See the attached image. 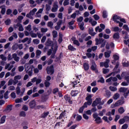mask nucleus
I'll list each match as a JSON object with an SVG mask.
<instances>
[{
	"label": "nucleus",
	"mask_w": 129,
	"mask_h": 129,
	"mask_svg": "<svg viewBox=\"0 0 129 129\" xmlns=\"http://www.w3.org/2000/svg\"><path fill=\"white\" fill-rule=\"evenodd\" d=\"M57 50H58V46L57 45V43H54V44L52 46L51 49H49L47 51L48 56L51 55L50 58L51 59L55 58V54H56Z\"/></svg>",
	"instance_id": "nucleus-1"
},
{
	"label": "nucleus",
	"mask_w": 129,
	"mask_h": 129,
	"mask_svg": "<svg viewBox=\"0 0 129 129\" xmlns=\"http://www.w3.org/2000/svg\"><path fill=\"white\" fill-rule=\"evenodd\" d=\"M121 77L124 78L126 82H123L121 85L122 86H127L129 84V72H124L121 74Z\"/></svg>",
	"instance_id": "nucleus-2"
},
{
	"label": "nucleus",
	"mask_w": 129,
	"mask_h": 129,
	"mask_svg": "<svg viewBox=\"0 0 129 129\" xmlns=\"http://www.w3.org/2000/svg\"><path fill=\"white\" fill-rule=\"evenodd\" d=\"M118 66H119V62H117L116 64L114 69V72L109 74L106 76V78H108V77L111 76H115L116 74L120 73V70L118 69Z\"/></svg>",
	"instance_id": "nucleus-3"
},
{
	"label": "nucleus",
	"mask_w": 129,
	"mask_h": 129,
	"mask_svg": "<svg viewBox=\"0 0 129 129\" xmlns=\"http://www.w3.org/2000/svg\"><path fill=\"white\" fill-rule=\"evenodd\" d=\"M16 91L17 95H19V96H23V95H24V94L25 93V91H26V89H25V88H23L21 89V88H20V87H17Z\"/></svg>",
	"instance_id": "nucleus-4"
},
{
	"label": "nucleus",
	"mask_w": 129,
	"mask_h": 129,
	"mask_svg": "<svg viewBox=\"0 0 129 129\" xmlns=\"http://www.w3.org/2000/svg\"><path fill=\"white\" fill-rule=\"evenodd\" d=\"M93 117L95 119V121L97 123H101V122H102V121H101V118L98 116V114H97V113L93 114Z\"/></svg>",
	"instance_id": "nucleus-5"
},
{
	"label": "nucleus",
	"mask_w": 129,
	"mask_h": 129,
	"mask_svg": "<svg viewBox=\"0 0 129 129\" xmlns=\"http://www.w3.org/2000/svg\"><path fill=\"white\" fill-rule=\"evenodd\" d=\"M120 92H122L124 93V97L126 98V97L129 94V90H127V88L124 87H121L119 89Z\"/></svg>",
	"instance_id": "nucleus-6"
},
{
	"label": "nucleus",
	"mask_w": 129,
	"mask_h": 129,
	"mask_svg": "<svg viewBox=\"0 0 129 129\" xmlns=\"http://www.w3.org/2000/svg\"><path fill=\"white\" fill-rule=\"evenodd\" d=\"M46 72L47 74L52 75V74L54 73V66H50V67H47L46 68Z\"/></svg>",
	"instance_id": "nucleus-7"
},
{
	"label": "nucleus",
	"mask_w": 129,
	"mask_h": 129,
	"mask_svg": "<svg viewBox=\"0 0 129 129\" xmlns=\"http://www.w3.org/2000/svg\"><path fill=\"white\" fill-rule=\"evenodd\" d=\"M21 79H22V76L21 75H17L14 77V85H16L19 82V80H21Z\"/></svg>",
	"instance_id": "nucleus-8"
},
{
	"label": "nucleus",
	"mask_w": 129,
	"mask_h": 129,
	"mask_svg": "<svg viewBox=\"0 0 129 129\" xmlns=\"http://www.w3.org/2000/svg\"><path fill=\"white\" fill-rule=\"evenodd\" d=\"M58 3L57 2H54L53 6L51 9V12H52V13H56V12L58 11Z\"/></svg>",
	"instance_id": "nucleus-9"
},
{
	"label": "nucleus",
	"mask_w": 129,
	"mask_h": 129,
	"mask_svg": "<svg viewBox=\"0 0 129 129\" xmlns=\"http://www.w3.org/2000/svg\"><path fill=\"white\" fill-rule=\"evenodd\" d=\"M91 68L93 71H95V73H98V70H97L96 64L94 61L92 62Z\"/></svg>",
	"instance_id": "nucleus-10"
},
{
	"label": "nucleus",
	"mask_w": 129,
	"mask_h": 129,
	"mask_svg": "<svg viewBox=\"0 0 129 129\" xmlns=\"http://www.w3.org/2000/svg\"><path fill=\"white\" fill-rule=\"evenodd\" d=\"M92 95L91 94L88 95L86 98V100L87 101L88 103V105H91V104H92Z\"/></svg>",
	"instance_id": "nucleus-11"
},
{
	"label": "nucleus",
	"mask_w": 129,
	"mask_h": 129,
	"mask_svg": "<svg viewBox=\"0 0 129 129\" xmlns=\"http://www.w3.org/2000/svg\"><path fill=\"white\" fill-rule=\"evenodd\" d=\"M100 101H101V99L99 98H96V100L93 102L92 106L95 107L97 106L98 104L100 103Z\"/></svg>",
	"instance_id": "nucleus-12"
},
{
	"label": "nucleus",
	"mask_w": 129,
	"mask_h": 129,
	"mask_svg": "<svg viewBox=\"0 0 129 129\" xmlns=\"http://www.w3.org/2000/svg\"><path fill=\"white\" fill-rule=\"evenodd\" d=\"M111 81H113V82H116V81H117V78L111 77L106 80V82H110Z\"/></svg>",
	"instance_id": "nucleus-13"
},
{
	"label": "nucleus",
	"mask_w": 129,
	"mask_h": 129,
	"mask_svg": "<svg viewBox=\"0 0 129 129\" xmlns=\"http://www.w3.org/2000/svg\"><path fill=\"white\" fill-rule=\"evenodd\" d=\"M113 21L117 23V24H118L120 22V17L119 16H118L117 15H114L113 17Z\"/></svg>",
	"instance_id": "nucleus-14"
},
{
	"label": "nucleus",
	"mask_w": 129,
	"mask_h": 129,
	"mask_svg": "<svg viewBox=\"0 0 129 129\" xmlns=\"http://www.w3.org/2000/svg\"><path fill=\"white\" fill-rule=\"evenodd\" d=\"M12 57L13 59H14V60L16 62H19L20 61V57L18 56V55H17V53H14L12 54Z\"/></svg>",
	"instance_id": "nucleus-15"
},
{
	"label": "nucleus",
	"mask_w": 129,
	"mask_h": 129,
	"mask_svg": "<svg viewBox=\"0 0 129 129\" xmlns=\"http://www.w3.org/2000/svg\"><path fill=\"white\" fill-rule=\"evenodd\" d=\"M106 48L108 50H109L110 48H114V43H113V42H111L110 44L107 43L106 45Z\"/></svg>",
	"instance_id": "nucleus-16"
},
{
	"label": "nucleus",
	"mask_w": 129,
	"mask_h": 129,
	"mask_svg": "<svg viewBox=\"0 0 129 129\" xmlns=\"http://www.w3.org/2000/svg\"><path fill=\"white\" fill-rule=\"evenodd\" d=\"M14 67L13 65H11L10 63H7L5 66V69L7 70L8 69V71H11L12 70V69Z\"/></svg>",
	"instance_id": "nucleus-17"
},
{
	"label": "nucleus",
	"mask_w": 129,
	"mask_h": 129,
	"mask_svg": "<svg viewBox=\"0 0 129 129\" xmlns=\"http://www.w3.org/2000/svg\"><path fill=\"white\" fill-rule=\"evenodd\" d=\"M64 98L67 102H69L70 104H72V101H71V99L70 98V97H69L68 95H66V96H64Z\"/></svg>",
	"instance_id": "nucleus-18"
},
{
	"label": "nucleus",
	"mask_w": 129,
	"mask_h": 129,
	"mask_svg": "<svg viewBox=\"0 0 129 129\" xmlns=\"http://www.w3.org/2000/svg\"><path fill=\"white\" fill-rule=\"evenodd\" d=\"M24 67L26 73H28L29 70H30V69L31 68V65L29 63H25Z\"/></svg>",
	"instance_id": "nucleus-19"
},
{
	"label": "nucleus",
	"mask_w": 129,
	"mask_h": 129,
	"mask_svg": "<svg viewBox=\"0 0 129 129\" xmlns=\"http://www.w3.org/2000/svg\"><path fill=\"white\" fill-rule=\"evenodd\" d=\"M89 23L91 24L92 26H96L97 24V22L93 20L91 17L89 18Z\"/></svg>",
	"instance_id": "nucleus-20"
},
{
	"label": "nucleus",
	"mask_w": 129,
	"mask_h": 129,
	"mask_svg": "<svg viewBox=\"0 0 129 129\" xmlns=\"http://www.w3.org/2000/svg\"><path fill=\"white\" fill-rule=\"evenodd\" d=\"M110 62V60L109 59H106L105 62H104V67H105V68H108L109 67V65L108 64H109Z\"/></svg>",
	"instance_id": "nucleus-21"
},
{
	"label": "nucleus",
	"mask_w": 129,
	"mask_h": 129,
	"mask_svg": "<svg viewBox=\"0 0 129 129\" xmlns=\"http://www.w3.org/2000/svg\"><path fill=\"white\" fill-rule=\"evenodd\" d=\"M29 106L31 107V108H34L36 106V101H32L29 103Z\"/></svg>",
	"instance_id": "nucleus-22"
},
{
	"label": "nucleus",
	"mask_w": 129,
	"mask_h": 129,
	"mask_svg": "<svg viewBox=\"0 0 129 129\" xmlns=\"http://www.w3.org/2000/svg\"><path fill=\"white\" fill-rule=\"evenodd\" d=\"M113 58L114 61H112V63L115 64V61H117V60H118V59H119V56L116 54H114L113 56Z\"/></svg>",
	"instance_id": "nucleus-23"
},
{
	"label": "nucleus",
	"mask_w": 129,
	"mask_h": 129,
	"mask_svg": "<svg viewBox=\"0 0 129 129\" xmlns=\"http://www.w3.org/2000/svg\"><path fill=\"white\" fill-rule=\"evenodd\" d=\"M17 27H18L20 32H23L24 31V27H23V25L21 23H18Z\"/></svg>",
	"instance_id": "nucleus-24"
},
{
	"label": "nucleus",
	"mask_w": 129,
	"mask_h": 129,
	"mask_svg": "<svg viewBox=\"0 0 129 129\" xmlns=\"http://www.w3.org/2000/svg\"><path fill=\"white\" fill-rule=\"evenodd\" d=\"M89 34L91 36H95L96 33L93 32V28H91L89 29Z\"/></svg>",
	"instance_id": "nucleus-25"
},
{
	"label": "nucleus",
	"mask_w": 129,
	"mask_h": 129,
	"mask_svg": "<svg viewBox=\"0 0 129 129\" xmlns=\"http://www.w3.org/2000/svg\"><path fill=\"white\" fill-rule=\"evenodd\" d=\"M52 41L50 39V38H48L47 39L46 42L45 43V45L47 46H50L51 45H52Z\"/></svg>",
	"instance_id": "nucleus-26"
},
{
	"label": "nucleus",
	"mask_w": 129,
	"mask_h": 129,
	"mask_svg": "<svg viewBox=\"0 0 129 129\" xmlns=\"http://www.w3.org/2000/svg\"><path fill=\"white\" fill-rule=\"evenodd\" d=\"M0 8H1V9H2L1 14L2 15H5V14H6V6H2Z\"/></svg>",
	"instance_id": "nucleus-27"
},
{
	"label": "nucleus",
	"mask_w": 129,
	"mask_h": 129,
	"mask_svg": "<svg viewBox=\"0 0 129 129\" xmlns=\"http://www.w3.org/2000/svg\"><path fill=\"white\" fill-rule=\"evenodd\" d=\"M79 28L82 31L84 30V22H80L79 23Z\"/></svg>",
	"instance_id": "nucleus-28"
},
{
	"label": "nucleus",
	"mask_w": 129,
	"mask_h": 129,
	"mask_svg": "<svg viewBox=\"0 0 129 129\" xmlns=\"http://www.w3.org/2000/svg\"><path fill=\"white\" fill-rule=\"evenodd\" d=\"M110 54H111V51L108 50L107 52H105V58H109L110 57Z\"/></svg>",
	"instance_id": "nucleus-29"
},
{
	"label": "nucleus",
	"mask_w": 129,
	"mask_h": 129,
	"mask_svg": "<svg viewBox=\"0 0 129 129\" xmlns=\"http://www.w3.org/2000/svg\"><path fill=\"white\" fill-rule=\"evenodd\" d=\"M96 41V45H99V44H101V43H102V42H103V40L102 39H99L98 38H96L95 39Z\"/></svg>",
	"instance_id": "nucleus-30"
},
{
	"label": "nucleus",
	"mask_w": 129,
	"mask_h": 129,
	"mask_svg": "<svg viewBox=\"0 0 129 129\" xmlns=\"http://www.w3.org/2000/svg\"><path fill=\"white\" fill-rule=\"evenodd\" d=\"M124 103V101L123 100H120L116 102V105L117 106H119V105H121Z\"/></svg>",
	"instance_id": "nucleus-31"
},
{
	"label": "nucleus",
	"mask_w": 129,
	"mask_h": 129,
	"mask_svg": "<svg viewBox=\"0 0 129 129\" xmlns=\"http://www.w3.org/2000/svg\"><path fill=\"white\" fill-rule=\"evenodd\" d=\"M77 94H78V91H72L71 92L72 96H77Z\"/></svg>",
	"instance_id": "nucleus-32"
},
{
	"label": "nucleus",
	"mask_w": 129,
	"mask_h": 129,
	"mask_svg": "<svg viewBox=\"0 0 129 129\" xmlns=\"http://www.w3.org/2000/svg\"><path fill=\"white\" fill-rule=\"evenodd\" d=\"M6 118H7V116L4 115L1 118V123H5L6 122Z\"/></svg>",
	"instance_id": "nucleus-33"
},
{
	"label": "nucleus",
	"mask_w": 129,
	"mask_h": 129,
	"mask_svg": "<svg viewBox=\"0 0 129 129\" xmlns=\"http://www.w3.org/2000/svg\"><path fill=\"white\" fill-rule=\"evenodd\" d=\"M68 49L69 50H70V51H76V48H75L73 46H72L71 44H70L68 46Z\"/></svg>",
	"instance_id": "nucleus-34"
},
{
	"label": "nucleus",
	"mask_w": 129,
	"mask_h": 129,
	"mask_svg": "<svg viewBox=\"0 0 129 129\" xmlns=\"http://www.w3.org/2000/svg\"><path fill=\"white\" fill-rule=\"evenodd\" d=\"M119 96H120L119 94H118V93H116L113 95V98L115 100H116L117 99H118V98H119Z\"/></svg>",
	"instance_id": "nucleus-35"
},
{
	"label": "nucleus",
	"mask_w": 129,
	"mask_h": 129,
	"mask_svg": "<svg viewBox=\"0 0 129 129\" xmlns=\"http://www.w3.org/2000/svg\"><path fill=\"white\" fill-rule=\"evenodd\" d=\"M118 111L119 113L122 114V113H123V112H124V108H123V107H121L118 109Z\"/></svg>",
	"instance_id": "nucleus-36"
},
{
	"label": "nucleus",
	"mask_w": 129,
	"mask_h": 129,
	"mask_svg": "<svg viewBox=\"0 0 129 129\" xmlns=\"http://www.w3.org/2000/svg\"><path fill=\"white\" fill-rule=\"evenodd\" d=\"M105 112H106V110H105V109H103L101 111L99 112V116H103V115L104 114V113H105Z\"/></svg>",
	"instance_id": "nucleus-37"
},
{
	"label": "nucleus",
	"mask_w": 129,
	"mask_h": 129,
	"mask_svg": "<svg viewBox=\"0 0 129 129\" xmlns=\"http://www.w3.org/2000/svg\"><path fill=\"white\" fill-rule=\"evenodd\" d=\"M47 115H49V112H44L42 114L41 117L42 118H45V117H46Z\"/></svg>",
	"instance_id": "nucleus-38"
},
{
	"label": "nucleus",
	"mask_w": 129,
	"mask_h": 129,
	"mask_svg": "<svg viewBox=\"0 0 129 129\" xmlns=\"http://www.w3.org/2000/svg\"><path fill=\"white\" fill-rule=\"evenodd\" d=\"M37 11H38L37 8L33 9L32 10L30 11V15H31L32 16H34V15H35V13H36V12H37Z\"/></svg>",
	"instance_id": "nucleus-39"
},
{
	"label": "nucleus",
	"mask_w": 129,
	"mask_h": 129,
	"mask_svg": "<svg viewBox=\"0 0 129 129\" xmlns=\"http://www.w3.org/2000/svg\"><path fill=\"white\" fill-rule=\"evenodd\" d=\"M30 4H31V5H32L31 6V8H35V7H36V6H37V4H35V1H33V0H30L29 1Z\"/></svg>",
	"instance_id": "nucleus-40"
},
{
	"label": "nucleus",
	"mask_w": 129,
	"mask_h": 129,
	"mask_svg": "<svg viewBox=\"0 0 129 129\" xmlns=\"http://www.w3.org/2000/svg\"><path fill=\"white\" fill-rule=\"evenodd\" d=\"M36 58H39L41 54H42V51L40 50H36Z\"/></svg>",
	"instance_id": "nucleus-41"
},
{
	"label": "nucleus",
	"mask_w": 129,
	"mask_h": 129,
	"mask_svg": "<svg viewBox=\"0 0 129 129\" xmlns=\"http://www.w3.org/2000/svg\"><path fill=\"white\" fill-rule=\"evenodd\" d=\"M54 24H53V22L52 21H49L47 23V26L50 28L51 29L53 28V26Z\"/></svg>",
	"instance_id": "nucleus-42"
},
{
	"label": "nucleus",
	"mask_w": 129,
	"mask_h": 129,
	"mask_svg": "<svg viewBox=\"0 0 129 129\" xmlns=\"http://www.w3.org/2000/svg\"><path fill=\"white\" fill-rule=\"evenodd\" d=\"M113 37L114 39H115L116 40L119 39V33H115Z\"/></svg>",
	"instance_id": "nucleus-43"
},
{
	"label": "nucleus",
	"mask_w": 129,
	"mask_h": 129,
	"mask_svg": "<svg viewBox=\"0 0 129 129\" xmlns=\"http://www.w3.org/2000/svg\"><path fill=\"white\" fill-rule=\"evenodd\" d=\"M109 89L111 91H116L117 90V88L116 87H113V86H110L109 87Z\"/></svg>",
	"instance_id": "nucleus-44"
},
{
	"label": "nucleus",
	"mask_w": 129,
	"mask_h": 129,
	"mask_svg": "<svg viewBox=\"0 0 129 129\" xmlns=\"http://www.w3.org/2000/svg\"><path fill=\"white\" fill-rule=\"evenodd\" d=\"M18 48H19V45L17 44H15L12 46V50L14 51H16V50H18Z\"/></svg>",
	"instance_id": "nucleus-45"
},
{
	"label": "nucleus",
	"mask_w": 129,
	"mask_h": 129,
	"mask_svg": "<svg viewBox=\"0 0 129 129\" xmlns=\"http://www.w3.org/2000/svg\"><path fill=\"white\" fill-rule=\"evenodd\" d=\"M33 42L35 45H38V44H40V40L38 39H33Z\"/></svg>",
	"instance_id": "nucleus-46"
},
{
	"label": "nucleus",
	"mask_w": 129,
	"mask_h": 129,
	"mask_svg": "<svg viewBox=\"0 0 129 129\" xmlns=\"http://www.w3.org/2000/svg\"><path fill=\"white\" fill-rule=\"evenodd\" d=\"M122 64H123V66H124V67H128V66H129V62L127 61H124L123 60Z\"/></svg>",
	"instance_id": "nucleus-47"
},
{
	"label": "nucleus",
	"mask_w": 129,
	"mask_h": 129,
	"mask_svg": "<svg viewBox=\"0 0 129 129\" xmlns=\"http://www.w3.org/2000/svg\"><path fill=\"white\" fill-rule=\"evenodd\" d=\"M30 35L32 37V38H37V34L34 33L33 31L30 32Z\"/></svg>",
	"instance_id": "nucleus-48"
},
{
	"label": "nucleus",
	"mask_w": 129,
	"mask_h": 129,
	"mask_svg": "<svg viewBox=\"0 0 129 129\" xmlns=\"http://www.w3.org/2000/svg\"><path fill=\"white\" fill-rule=\"evenodd\" d=\"M0 58L3 61H7V57L4 54L0 55Z\"/></svg>",
	"instance_id": "nucleus-49"
},
{
	"label": "nucleus",
	"mask_w": 129,
	"mask_h": 129,
	"mask_svg": "<svg viewBox=\"0 0 129 129\" xmlns=\"http://www.w3.org/2000/svg\"><path fill=\"white\" fill-rule=\"evenodd\" d=\"M84 68L85 70L87 71L88 70V69H89V65L88 64V63H84Z\"/></svg>",
	"instance_id": "nucleus-50"
},
{
	"label": "nucleus",
	"mask_w": 129,
	"mask_h": 129,
	"mask_svg": "<svg viewBox=\"0 0 129 129\" xmlns=\"http://www.w3.org/2000/svg\"><path fill=\"white\" fill-rule=\"evenodd\" d=\"M110 95H111V93L109 91H106V95L105 96L107 98L110 97Z\"/></svg>",
	"instance_id": "nucleus-51"
},
{
	"label": "nucleus",
	"mask_w": 129,
	"mask_h": 129,
	"mask_svg": "<svg viewBox=\"0 0 129 129\" xmlns=\"http://www.w3.org/2000/svg\"><path fill=\"white\" fill-rule=\"evenodd\" d=\"M82 21H83V17L82 16H80L77 19V22H78V23H83Z\"/></svg>",
	"instance_id": "nucleus-52"
},
{
	"label": "nucleus",
	"mask_w": 129,
	"mask_h": 129,
	"mask_svg": "<svg viewBox=\"0 0 129 129\" xmlns=\"http://www.w3.org/2000/svg\"><path fill=\"white\" fill-rule=\"evenodd\" d=\"M112 31H113V32H118L119 31V28L118 27H115L112 28Z\"/></svg>",
	"instance_id": "nucleus-53"
},
{
	"label": "nucleus",
	"mask_w": 129,
	"mask_h": 129,
	"mask_svg": "<svg viewBox=\"0 0 129 129\" xmlns=\"http://www.w3.org/2000/svg\"><path fill=\"white\" fill-rule=\"evenodd\" d=\"M40 31L41 33H46L48 31V28H41Z\"/></svg>",
	"instance_id": "nucleus-54"
},
{
	"label": "nucleus",
	"mask_w": 129,
	"mask_h": 129,
	"mask_svg": "<svg viewBox=\"0 0 129 129\" xmlns=\"http://www.w3.org/2000/svg\"><path fill=\"white\" fill-rule=\"evenodd\" d=\"M16 103H20V102H23V98H18L15 100Z\"/></svg>",
	"instance_id": "nucleus-55"
},
{
	"label": "nucleus",
	"mask_w": 129,
	"mask_h": 129,
	"mask_svg": "<svg viewBox=\"0 0 129 129\" xmlns=\"http://www.w3.org/2000/svg\"><path fill=\"white\" fill-rule=\"evenodd\" d=\"M97 82H100V83H104V79L103 77H101L100 78V79L97 81Z\"/></svg>",
	"instance_id": "nucleus-56"
},
{
	"label": "nucleus",
	"mask_w": 129,
	"mask_h": 129,
	"mask_svg": "<svg viewBox=\"0 0 129 129\" xmlns=\"http://www.w3.org/2000/svg\"><path fill=\"white\" fill-rule=\"evenodd\" d=\"M32 26L31 25H28L26 27H25V29L27 30V31H28L29 32H31V30H32Z\"/></svg>",
	"instance_id": "nucleus-57"
},
{
	"label": "nucleus",
	"mask_w": 129,
	"mask_h": 129,
	"mask_svg": "<svg viewBox=\"0 0 129 129\" xmlns=\"http://www.w3.org/2000/svg\"><path fill=\"white\" fill-rule=\"evenodd\" d=\"M24 69H25L24 66H20L18 67V71L19 72H23V71H24Z\"/></svg>",
	"instance_id": "nucleus-58"
},
{
	"label": "nucleus",
	"mask_w": 129,
	"mask_h": 129,
	"mask_svg": "<svg viewBox=\"0 0 129 129\" xmlns=\"http://www.w3.org/2000/svg\"><path fill=\"white\" fill-rule=\"evenodd\" d=\"M103 17L104 19L107 18V12H106V11H103Z\"/></svg>",
	"instance_id": "nucleus-59"
},
{
	"label": "nucleus",
	"mask_w": 129,
	"mask_h": 129,
	"mask_svg": "<svg viewBox=\"0 0 129 129\" xmlns=\"http://www.w3.org/2000/svg\"><path fill=\"white\" fill-rule=\"evenodd\" d=\"M123 30H125L127 32H129L128 26H127V25H126L125 24L123 26Z\"/></svg>",
	"instance_id": "nucleus-60"
},
{
	"label": "nucleus",
	"mask_w": 129,
	"mask_h": 129,
	"mask_svg": "<svg viewBox=\"0 0 129 129\" xmlns=\"http://www.w3.org/2000/svg\"><path fill=\"white\" fill-rule=\"evenodd\" d=\"M11 20L10 19H7L6 21H5V25L7 26H9V25H11Z\"/></svg>",
	"instance_id": "nucleus-61"
},
{
	"label": "nucleus",
	"mask_w": 129,
	"mask_h": 129,
	"mask_svg": "<svg viewBox=\"0 0 129 129\" xmlns=\"http://www.w3.org/2000/svg\"><path fill=\"white\" fill-rule=\"evenodd\" d=\"M57 31L55 30L52 31V36L53 38H57Z\"/></svg>",
	"instance_id": "nucleus-62"
},
{
	"label": "nucleus",
	"mask_w": 129,
	"mask_h": 129,
	"mask_svg": "<svg viewBox=\"0 0 129 129\" xmlns=\"http://www.w3.org/2000/svg\"><path fill=\"white\" fill-rule=\"evenodd\" d=\"M97 90H98V88L97 87H93L92 89V92H93V93H95Z\"/></svg>",
	"instance_id": "nucleus-63"
},
{
	"label": "nucleus",
	"mask_w": 129,
	"mask_h": 129,
	"mask_svg": "<svg viewBox=\"0 0 129 129\" xmlns=\"http://www.w3.org/2000/svg\"><path fill=\"white\" fill-rule=\"evenodd\" d=\"M13 83L14 84V80L12 79H10L8 82V85L10 86L11 85H13Z\"/></svg>",
	"instance_id": "nucleus-64"
}]
</instances>
